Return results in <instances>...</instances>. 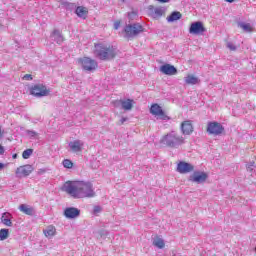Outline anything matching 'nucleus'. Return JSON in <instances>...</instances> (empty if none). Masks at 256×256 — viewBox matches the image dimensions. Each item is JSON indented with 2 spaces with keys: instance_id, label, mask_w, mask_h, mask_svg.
Instances as JSON below:
<instances>
[{
  "instance_id": "nucleus-1",
  "label": "nucleus",
  "mask_w": 256,
  "mask_h": 256,
  "mask_svg": "<svg viewBox=\"0 0 256 256\" xmlns=\"http://www.w3.org/2000/svg\"><path fill=\"white\" fill-rule=\"evenodd\" d=\"M62 191L74 199H91L97 195L90 181H67Z\"/></svg>"
},
{
  "instance_id": "nucleus-2",
  "label": "nucleus",
  "mask_w": 256,
  "mask_h": 256,
  "mask_svg": "<svg viewBox=\"0 0 256 256\" xmlns=\"http://www.w3.org/2000/svg\"><path fill=\"white\" fill-rule=\"evenodd\" d=\"M94 53L98 59L101 61H107L109 59H115L117 52L115 48L111 45H105L102 43H97L94 45Z\"/></svg>"
},
{
  "instance_id": "nucleus-3",
  "label": "nucleus",
  "mask_w": 256,
  "mask_h": 256,
  "mask_svg": "<svg viewBox=\"0 0 256 256\" xmlns=\"http://www.w3.org/2000/svg\"><path fill=\"white\" fill-rule=\"evenodd\" d=\"M160 143L165 147L178 149V147L185 144V138L175 132H170L161 138Z\"/></svg>"
},
{
  "instance_id": "nucleus-4",
  "label": "nucleus",
  "mask_w": 256,
  "mask_h": 256,
  "mask_svg": "<svg viewBox=\"0 0 256 256\" xmlns=\"http://www.w3.org/2000/svg\"><path fill=\"white\" fill-rule=\"evenodd\" d=\"M78 63L84 71H96L97 67H99L97 61L89 57L79 58Z\"/></svg>"
},
{
  "instance_id": "nucleus-5",
  "label": "nucleus",
  "mask_w": 256,
  "mask_h": 256,
  "mask_svg": "<svg viewBox=\"0 0 256 256\" xmlns=\"http://www.w3.org/2000/svg\"><path fill=\"white\" fill-rule=\"evenodd\" d=\"M124 33L127 39H133V37H137L139 33H143V26L140 24L127 25L124 28Z\"/></svg>"
},
{
  "instance_id": "nucleus-6",
  "label": "nucleus",
  "mask_w": 256,
  "mask_h": 256,
  "mask_svg": "<svg viewBox=\"0 0 256 256\" xmlns=\"http://www.w3.org/2000/svg\"><path fill=\"white\" fill-rule=\"evenodd\" d=\"M49 93H51V90L43 84H36L30 88V95H33V97H47Z\"/></svg>"
},
{
  "instance_id": "nucleus-7",
  "label": "nucleus",
  "mask_w": 256,
  "mask_h": 256,
  "mask_svg": "<svg viewBox=\"0 0 256 256\" xmlns=\"http://www.w3.org/2000/svg\"><path fill=\"white\" fill-rule=\"evenodd\" d=\"M150 113L154 117H158V119H162L163 121H167V119H169V116H167L165 110H163V108L157 103L151 105Z\"/></svg>"
},
{
  "instance_id": "nucleus-8",
  "label": "nucleus",
  "mask_w": 256,
  "mask_h": 256,
  "mask_svg": "<svg viewBox=\"0 0 256 256\" xmlns=\"http://www.w3.org/2000/svg\"><path fill=\"white\" fill-rule=\"evenodd\" d=\"M206 131L209 135H222L225 128L218 122H209Z\"/></svg>"
},
{
  "instance_id": "nucleus-9",
  "label": "nucleus",
  "mask_w": 256,
  "mask_h": 256,
  "mask_svg": "<svg viewBox=\"0 0 256 256\" xmlns=\"http://www.w3.org/2000/svg\"><path fill=\"white\" fill-rule=\"evenodd\" d=\"M207 31L205 26L203 25V22H194L190 25L189 33L190 35H203Z\"/></svg>"
},
{
  "instance_id": "nucleus-10",
  "label": "nucleus",
  "mask_w": 256,
  "mask_h": 256,
  "mask_svg": "<svg viewBox=\"0 0 256 256\" xmlns=\"http://www.w3.org/2000/svg\"><path fill=\"white\" fill-rule=\"evenodd\" d=\"M31 173H33V166H31L29 164L19 166L15 171V174L18 177H29V175H31Z\"/></svg>"
},
{
  "instance_id": "nucleus-11",
  "label": "nucleus",
  "mask_w": 256,
  "mask_h": 256,
  "mask_svg": "<svg viewBox=\"0 0 256 256\" xmlns=\"http://www.w3.org/2000/svg\"><path fill=\"white\" fill-rule=\"evenodd\" d=\"M194 167L190 163L180 161L177 164L176 171L180 173L181 175H185L187 173H191L193 171Z\"/></svg>"
},
{
  "instance_id": "nucleus-12",
  "label": "nucleus",
  "mask_w": 256,
  "mask_h": 256,
  "mask_svg": "<svg viewBox=\"0 0 256 256\" xmlns=\"http://www.w3.org/2000/svg\"><path fill=\"white\" fill-rule=\"evenodd\" d=\"M208 177L207 173L197 171L190 177V181H193L194 183H205Z\"/></svg>"
},
{
  "instance_id": "nucleus-13",
  "label": "nucleus",
  "mask_w": 256,
  "mask_h": 256,
  "mask_svg": "<svg viewBox=\"0 0 256 256\" xmlns=\"http://www.w3.org/2000/svg\"><path fill=\"white\" fill-rule=\"evenodd\" d=\"M193 130V122L191 120H185L181 123V132L183 135H191Z\"/></svg>"
},
{
  "instance_id": "nucleus-14",
  "label": "nucleus",
  "mask_w": 256,
  "mask_h": 256,
  "mask_svg": "<svg viewBox=\"0 0 256 256\" xmlns=\"http://www.w3.org/2000/svg\"><path fill=\"white\" fill-rule=\"evenodd\" d=\"M84 143L81 140H74L69 143V148L71 149L72 153H82Z\"/></svg>"
},
{
  "instance_id": "nucleus-15",
  "label": "nucleus",
  "mask_w": 256,
  "mask_h": 256,
  "mask_svg": "<svg viewBox=\"0 0 256 256\" xmlns=\"http://www.w3.org/2000/svg\"><path fill=\"white\" fill-rule=\"evenodd\" d=\"M161 73L164 75H177V68L171 64H164L160 67Z\"/></svg>"
},
{
  "instance_id": "nucleus-16",
  "label": "nucleus",
  "mask_w": 256,
  "mask_h": 256,
  "mask_svg": "<svg viewBox=\"0 0 256 256\" xmlns=\"http://www.w3.org/2000/svg\"><path fill=\"white\" fill-rule=\"evenodd\" d=\"M116 103H119L124 111H131V109H133V105H135V100H117Z\"/></svg>"
},
{
  "instance_id": "nucleus-17",
  "label": "nucleus",
  "mask_w": 256,
  "mask_h": 256,
  "mask_svg": "<svg viewBox=\"0 0 256 256\" xmlns=\"http://www.w3.org/2000/svg\"><path fill=\"white\" fill-rule=\"evenodd\" d=\"M81 211L77 208H66L64 211V215L67 219H75V217H79Z\"/></svg>"
},
{
  "instance_id": "nucleus-18",
  "label": "nucleus",
  "mask_w": 256,
  "mask_h": 256,
  "mask_svg": "<svg viewBox=\"0 0 256 256\" xmlns=\"http://www.w3.org/2000/svg\"><path fill=\"white\" fill-rule=\"evenodd\" d=\"M43 233L47 239H51L57 235V228L53 225H49L43 230Z\"/></svg>"
},
{
  "instance_id": "nucleus-19",
  "label": "nucleus",
  "mask_w": 256,
  "mask_h": 256,
  "mask_svg": "<svg viewBox=\"0 0 256 256\" xmlns=\"http://www.w3.org/2000/svg\"><path fill=\"white\" fill-rule=\"evenodd\" d=\"M186 85H197L199 83V78L193 74H188L184 79Z\"/></svg>"
},
{
  "instance_id": "nucleus-20",
  "label": "nucleus",
  "mask_w": 256,
  "mask_h": 256,
  "mask_svg": "<svg viewBox=\"0 0 256 256\" xmlns=\"http://www.w3.org/2000/svg\"><path fill=\"white\" fill-rule=\"evenodd\" d=\"M76 15H78V17H81L82 19H86L88 13H89V10L83 6H78L76 8V11H75Z\"/></svg>"
},
{
  "instance_id": "nucleus-21",
  "label": "nucleus",
  "mask_w": 256,
  "mask_h": 256,
  "mask_svg": "<svg viewBox=\"0 0 256 256\" xmlns=\"http://www.w3.org/2000/svg\"><path fill=\"white\" fill-rule=\"evenodd\" d=\"M181 17H183V15L181 14V12H172L168 17H167V21L168 23H173L175 21H179V19H181Z\"/></svg>"
},
{
  "instance_id": "nucleus-22",
  "label": "nucleus",
  "mask_w": 256,
  "mask_h": 256,
  "mask_svg": "<svg viewBox=\"0 0 256 256\" xmlns=\"http://www.w3.org/2000/svg\"><path fill=\"white\" fill-rule=\"evenodd\" d=\"M19 210L21 211V213H24V215H33L35 211L33 207H30L29 205L26 204L20 205Z\"/></svg>"
},
{
  "instance_id": "nucleus-23",
  "label": "nucleus",
  "mask_w": 256,
  "mask_h": 256,
  "mask_svg": "<svg viewBox=\"0 0 256 256\" xmlns=\"http://www.w3.org/2000/svg\"><path fill=\"white\" fill-rule=\"evenodd\" d=\"M51 37H53L57 43H63L65 41L63 35L61 34V31L59 30L52 31Z\"/></svg>"
},
{
  "instance_id": "nucleus-24",
  "label": "nucleus",
  "mask_w": 256,
  "mask_h": 256,
  "mask_svg": "<svg viewBox=\"0 0 256 256\" xmlns=\"http://www.w3.org/2000/svg\"><path fill=\"white\" fill-rule=\"evenodd\" d=\"M153 245H154V247H157L158 249H164L165 241L163 240V238H159V236H157L155 238V240L153 241Z\"/></svg>"
},
{
  "instance_id": "nucleus-25",
  "label": "nucleus",
  "mask_w": 256,
  "mask_h": 256,
  "mask_svg": "<svg viewBox=\"0 0 256 256\" xmlns=\"http://www.w3.org/2000/svg\"><path fill=\"white\" fill-rule=\"evenodd\" d=\"M11 214L9 213H4L2 215L1 221L6 227H11L13 225V222H11V219L9 218Z\"/></svg>"
},
{
  "instance_id": "nucleus-26",
  "label": "nucleus",
  "mask_w": 256,
  "mask_h": 256,
  "mask_svg": "<svg viewBox=\"0 0 256 256\" xmlns=\"http://www.w3.org/2000/svg\"><path fill=\"white\" fill-rule=\"evenodd\" d=\"M239 27L243 29V31H246V33H252L253 27H251V24L249 23H240Z\"/></svg>"
},
{
  "instance_id": "nucleus-27",
  "label": "nucleus",
  "mask_w": 256,
  "mask_h": 256,
  "mask_svg": "<svg viewBox=\"0 0 256 256\" xmlns=\"http://www.w3.org/2000/svg\"><path fill=\"white\" fill-rule=\"evenodd\" d=\"M9 239V229H0V241Z\"/></svg>"
},
{
  "instance_id": "nucleus-28",
  "label": "nucleus",
  "mask_w": 256,
  "mask_h": 256,
  "mask_svg": "<svg viewBox=\"0 0 256 256\" xmlns=\"http://www.w3.org/2000/svg\"><path fill=\"white\" fill-rule=\"evenodd\" d=\"M31 155H33V149H31V148L24 150L22 153L23 159H29V157H31Z\"/></svg>"
},
{
  "instance_id": "nucleus-29",
  "label": "nucleus",
  "mask_w": 256,
  "mask_h": 256,
  "mask_svg": "<svg viewBox=\"0 0 256 256\" xmlns=\"http://www.w3.org/2000/svg\"><path fill=\"white\" fill-rule=\"evenodd\" d=\"M62 164L65 169H73V162L69 159L63 160Z\"/></svg>"
},
{
  "instance_id": "nucleus-30",
  "label": "nucleus",
  "mask_w": 256,
  "mask_h": 256,
  "mask_svg": "<svg viewBox=\"0 0 256 256\" xmlns=\"http://www.w3.org/2000/svg\"><path fill=\"white\" fill-rule=\"evenodd\" d=\"M154 15L155 17H163V15H165V10H163V8H156L154 10Z\"/></svg>"
},
{
  "instance_id": "nucleus-31",
  "label": "nucleus",
  "mask_w": 256,
  "mask_h": 256,
  "mask_svg": "<svg viewBox=\"0 0 256 256\" xmlns=\"http://www.w3.org/2000/svg\"><path fill=\"white\" fill-rule=\"evenodd\" d=\"M103 209L101 208V206H94L93 208V213L94 215H99V213H101Z\"/></svg>"
},
{
  "instance_id": "nucleus-32",
  "label": "nucleus",
  "mask_w": 256,
  "mask_h": 256,
  "mask_svg": "<svg viewBox=\"0 0 256 256\" xmlns=\"http://www.w3.org/2000/svg\"><path fill=\"white\" fill-rule=\"evenodd\" d=\"M227 48L230 49V51H237V47L231 42L227 43Z\"/></svg>"
},
{
  "instance_id": "nucleus-33",
  "label": "nucleus",
  "mask_w": 256,
  "mask_h": 256,
  "mask_svg": "<svg viewBox=\"0 0 256 256\" xmlns=\"http://www.w3.org/2000/svg\"><path fill=\"white\" fill-rule=\"evenodd\" d=\"M24 81H33V76L31 74H25L23 76Z\"/></svg>"
},
{
  "instance_id": "nucleus-34",
  "label": "nucleus",
  "mask_w": 256,
  "mask_h": 256,
  "mask_svg": "<svg viewBox=\"0 0 256 256\" xmlns=\"http://www.w3.org/2000/svg\"><path fill=\"white\" fill-rule=\"evenodd\" d=\"M119 27H121V21L117 20L114 22V29H119Z\"/></svg>"
},
{
  "instance_id": "nucleus-35",
  "label": "nucleus",
  "mask_w": 256,
  "mask_h": 256,
  "mask_svg": "<svg viewBox=\"0 0 256 256\" xmlns=\"http://www.w3.org/2000/svg\"><path fill=\"white\" fill-rule=\"evenodd\" d=\"M46 172H47V170H45L44 168L38 170V174H39V175H43V174H45Z\"/></svg>"
},
{
  "instance_id": "nucleus-36",
  "label": "nucleus",
  "mask_w": 256,
  "mask_h": 256,
  "mask_svg": "<svg viewBox=\"0 0 256 256\" xmlns=\"http://www.w3.org/2000/svg\"><path fill=\"white\" fill-rule=\"evenodd\" d=\"M5 153V148L0 145V155H3Z\"/></svg>"
},
{
  "instance_id": "nucleus-37",
  "label": "nucleus",
  "mask_w": 256,
  "mask_h": 256,
  "mask_svg": "<svg viewBox=\"0 0 256 256\" xmlns=\"http://www.w3.org/2000/svg\"><path fill=\"white\" fill-rule=\"evenodd\" d=\"M125 121H127V118L125 117L121 118L119 125H123Z\"/></svg>"
},
{
  "instance_id": "nucleus-38",
  "label": "nucleus",
  "mask_w": 256,
  "mask_h": 256,
  "mask_svg": "<svg viewBox=\"0 0 256 256\" xmlns=\"http://www.w3.org/2000/svg\"><path fill=\"white\" fill-rule=\"evenodd\" d=\"M5 135V131L0 127V139Z\"/></svg>"
},
{
  "instance_id": "nucleus-39",
  "label": "nucleus",
  "mask_w": 256,
  "mask_h": 256,
  "mask_svg": "<svg viewBox=\"0 0 256 256\" xmlns=\"http://www.w3.org/2000/svg\"><path fill=\"white\" fill-rule=\"evenodd\" d=\"M159 1L160 3H169V0H157Z\"/></svg>"
},
{
  "instance_id": "nucleus-40",
  "label": "nucleus",
  "mask_w": 256,
  "mask_h": 256,
  "mask_svg": "<svg viewBox=\"0 0 256 256\" xmlns=\"http://www.w3.org/2000/svg\"><path fill=\"white\" fill-rule=\"evenodd\" d=\"M1 169H5V164L0 163V171H1Z\"/></svg>"
},
{
  "instance_id": "nucleus-41",
  "label": "nucleus",
  "mask_w": 256,
  "mask_h": 256,
  "mask_svg": "<svg viewBox=\"0 0 256 256\" xmlns=\"http://www.w3.org/2000/svg\"><path fill=\"white\" fill-rule=\"evenodd\" d=\"M227 3H233L235 0H225Z\"/></svg>"
},
{
  "instance_id": "nucleus-42",
  "label": "nucleus",
  "mask_w": 256,
  "mask_h": 256,
  "mask_svg": "<svg viewBox=\"0 0 256 256\" xmlns=\"http://www.w3.org/2000/svg\"><path fill=\"white\" fill-rule=\"evenodd\" d=\"M12 157L13 159H17V154H14Z\"/></svg>"
}]
</instances>
